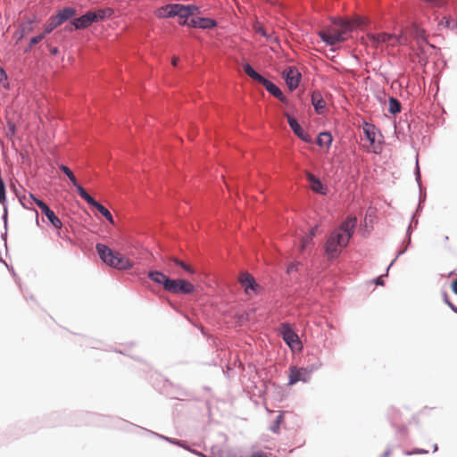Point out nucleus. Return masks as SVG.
<instances>
[{
  "label": "nucleus",
  "instance_id": "1",
  "mask_svg": "<svg viewBox=\"0 0 457 457\" xmlns=\"http://www.w3.org/2000/svg\"><path fill=\"white\" fill-rule=\"evenodd\" d=\"M356 224L357 219L353 216H348L338 228L330 233L324 245L325 255L328 260H335L339 257L344 248L348 245L354 233Z\"/></svg>",
  "mask_w": 457,
  "mask_h": 457
},
{
  "label": "nucleus",
  "instance_id": "2",
  "mask_svg": "<svg viewBox=\"0 0 457 457\" xmlns=\"http://www.w3.org/2000/svg\"><path fill=\"white\" fill-rule=\"evenodd\" d=\"M361 24L362 21L360 18L353 21L336 19L331 26L320 30L319 36L328 45L335 46L346 40L349 33Z\"/></svg>",
  "mask_w": 457,
  "mask_h": 457
},
{
  "label": "nucleus",
  "instance_id": "3",
  "mask_svg": "<svg viewBox=\"0 0 457 457\" xmlns=\"http://www.w3.org/2000/svg\"><path fill=\"white\" fill-rule=\"evenodd\" d=\"M96 251L102 261L107 265L118 270H129L132 268V262L120 253L113 252L103 244L96 245Z\"/></svg>",
  "mask_w": 457,
  "mask_h": 457
},
{
  "label": "nucleus",
  "instance_id": "4",
  "mask_svg": "<svg viewBox=\"0 0 457 457\" xmlns=\"http://www.w3.org/2000/svg\"><path fill=\"white\" fill-rule=\"evenodd\" d=\"M198 12L199 9L195 5L170 4L159 8L156 11V16L159 18H170L179 16V18L185 19L182 22H180L184 25L187 23V19L189 16H192Z\"/></svg>",
  "mask_w": 457,
  "mask_h": 457
},
{
  "label": "nucleus",
  "instance_id": "5",
  "mask_svg": "<svg viewBox=\"0 0 457 457\" xmlns=\"http://www.w3.org/2000/svg\"><path fill=\"white\" fill-rule=\"evenodd\" d=\"M166 291L172 294H192L195 292V287L186 279L170 278L166 285Z\"/></svg>",
  "mask_w": 457,
  "mask_h": 457
},
{
  "label": "nucleus",
  "instance_id": "6",
  "mask_svg": "<svg viewBox=\"0 0 457 457\" xmlns=\"http://www.w3.org/2000/svg\"><path fill=\"white\" fill-rule=\"evenodd\" d=\"M390 39L395 40V38L393 37V34L386 32L378 34L369 33L367 34L366 37L363 38L367 45L375 49L382 48L384 45L387 46V42H390Z\"/></svg>",
  "mask_w": 457,
  "mask_h": 457
},
{
  "label": "nucleus",
  "instance_id": "7",
  "mask_svg": "<svg viewBox=\"0 0 457 457\" xmlns=\"http://www.w3.org/2000/svg\"><path fill=\"white\" fill-rule=\"evenodd\" d=\"M280 333L284 341L292 350L301 349L302 345L299 337L288 324L281 326Z\"/></svg>",
  "mask_w": 457,
  "mask_h": 457
},
{
  "label": "nucleus",
  "instance_id": "8",
  "mask_svg": "<svg viewBox=\"0 0 457 457\" xmlns=\"http://www.w3.org/2000/svg\"><path fill=\"white\" fill-rule=\"evenodd\" d=\"M311 371L306 368L291 367L288 374V385L292 386L297 382H308Z\"/></svg>",
  "mask_w": 457,
  "mask_h": 457
},
{
  "label": "nucleus",
  "instance_id": "9",
  "mask_svg": "<svg viewBox=\"0 0 457 457\" xmlns=\"http://www.w3.org/2000/svg\"><path fill=\"white\" fill-rule=\"evenodd\" d=\"M283 73L288 88L295 90L299 85L301 73L295 67H288Z\"/></svg>",
  "mask_w": 457,
  "mask_h": 457
},
{
  "label": "nucleus",
  "instance_id": "10",
  "mask_svg": "<svg viewBox=\"0 0 457 457\" xmlns=\"http://www.w3.org/2000/svg\"><path fill=\"white\" fill-rule=\"evenodd\" d=\"M93 22L94 16L91 15V12H87L81 17L74 19L69 28V30L86 29Z\"/></svg>",
  "mask_w": 457,
  "mask_h": 457
},
{
  "label": "nucleus",
  "instance_id": "11",
  "mask_svg": "<svg viewBox=\"0 0 457 457\" xmlns=\"http://www.w3.org/2000/svg\"><path fill=\"white\" fill-rule=\"evenodd\" d=\"M37 205L41 209L42 212L46 214L49 221L56 228H62V222L54 212L46 205V202H35Z\"/></svg>",
  "mask_w": 457,
  "mask_h": 457
},
{
  "label": "nucleus",
  "instance_id": "12",
  "mask_svg": "<svg viewBox=\"0 0 457 457\" xmlns=\"http://www.w3.org/2000/svg\"><path fill=\"white\" fill-rule=\"evenodd\" d=\"M285 115H286V117L287 119V122H288L290 128L292 129V130L294 131V133L298 137H300L303 141L310 142V140H311L310 136L303 132L301 126L298 124L297 120L295 118H293L291 115H289L288 113H286Z\"/></svg>",
  "mask_w": 457,
  "mask_h": 457
},
{
  "label": "nucleus",
  "instance_id": "13",
  "mask_svg": "<svg viewBox=\"0 0 457 457\" xmlns=\"http://www.w3.org/2000/svg\"><path fill=\"white\" fill-rule=\"evenodd\" d=\"M239 282L245 287L246 294H249V290L256 291L257 287H259L254 278L247 272L241 273Z\"/></svg>",
  "mask_w": 457,
  "mask_h": 457
},
{
  "label": "nucleus",
  "instance_id": "14",
  "mask_svg": "<svg viewBox=\"0 0 457 457\" xmlns=\"http://www.w3.org/2000/svg\"><path fill=\"white\" fill-rule=\"evenodd\" d=\"M260 83L263 85L267 91L270 92L276 98H278L283 103H287V99L285 98L282 91L271 81L263 78Z\"/></svg>",
  "mask_w": 457,
  "mask_h": 457
},
{
  "label": "nucleus",
  "instance_id": "15",
  "mask_svg": "<svg viewBox=\"0 0 457 457\" xmlns=\"http://www.w3.org/2000/svg\"><path fill=\"white\" fill-rule=\"evenodd\" d=\"M306 178L309 182V187L312 191L325 194V187L318 178L310 172H306Z\"/></svg>",
  "mask_w": 457,
  "mask_h": 457
},
{
  "label": "nucleus",
  "instance_id": "16",
  "mask_svg": "<svg viewBox=\"0 0 457 457\" xmlns=\"http://www.w3.org/2000/svg\"><path fill=\"white\" fill-rule=\"evenodd\" d=\"M148 278L152 281H154L157 284L162 285L163 288L165 290H166V285L168 284V281L170 280V278H169L165 274H163L161 271H157V270L149 271Z\"/></svg>",
  "mask_w": 457,
  "mask_h": 457
},
{
  "label": "nucleus",
  "instance_id": "17",
  "mask_svg": "<svg viewBox=\"0 0 457 457\" xmlns=\"http://www.w3.org/2000/svg\"><path fill=\"white\" fill-rule=\"evenodd\" d=\"M376 129L373 125L371 124H368V123H365L364 127H363V132L366 136V138L369 140V142L370 143V146L373 147V152H377L376 150Z\"/></svg>",
  "mask_w": 457,
  "mask_h": 457
},
{
  "label": "nucleus",
  "instance_id": "18",
  "mask_svg": "<svg viewBox=\"0 0 457 457\" xmlns=\"http://www.w3.org/2000/svg\"><path fill=\"white\" fill-rule=\"evenodd\" d=\"M76 13V11L74 8L71 7H66L62 10L59 11L56 15H54L57 20L60 21L61 24H62L64 21H68L71 17H73Z\"/></svg>",
  "mask_w": 457,
  "mask_h": 457
},
{
  "label": "nucleus",
  "instance_id": "19",
  "mask_svg": "<svg viewBox=\"0 0 457 457\" xmlns=\"http://www.w3.org/2000/svg\"><path fill=\"white\" fill-rule=\"evenodd\" d=\"M32 31V22L29 21L26 24H23L20 27V29L14 33V37L16 39V43H19L25 36Z\"/></svg>",
  "mask_w": 457,
  "mask_h": 457
},
{
  "label": "nucleus",
  "instance_id": "20",
  "mask_svg": "<svg viewBox=\"0 0 457 457\" xmlns=\"http://www.w3.org/2000/svg\"><path fill=\"white\" fill-rule=\"evenodd\" d=\"M113 14V10L111 8L99 9L95 12H91V15L94 16V22L102 21L106 17H111Z\"/></svg>",
  "mask_w": 457,
  "mask_h": 457
},
{
  "label": "nucleus",
  "instance_id": "21",
  "mask_svg": "<svg viewBox=\"0 0 457 457\" xmlns=\"http://www.w3.org/2000/svg\"><path fill=\"white\" fill-rule=\"evenodd\" d=\"M253 29L256 33L260 34L263 37H265L267 40L270 41H277L276 37H273V32H268L267 29H264L262 23L255 22L253 24Z\"/></svg>",
  "mask_w": 457,
  "mask_h": 457
},
{
  "label": "nucleus",
  "instance_id": "22",
  "mask_svg": "<svg viewBox=\"0 0 457 457\" xmlns=\"http://www.w3.org/2000/svg\"><path fill=\"white\" fill-rule=\"evenodd\" d=\"M332 143V136L328 132H321L317 138V144L320 147L328 148Z\"/></svg>",
  "mask_w": 457,
  "mask_h": 457
},
{
  "label": "nucleus",
  "instance_id": "23",
  "mask_svg": "<svg viewBox=\"0 0 457 457\" xmlns=\"http://www.w3.org/2000/svg\"><path fill=\"white\" fill-rule=\"evenodd\" d=\"M312 102L317 112L321 113L325 108V102L320 95L313 93L312 96Z\"/></svg>",
  "mask_w": 457,
  "mask_h": 457
},
{
  "label": "nucleus",
  "instance_id": "24",
  "mask_svg": "<svg viewBox=\"0 0 457 457\" xmlns=\"http://www.w3.org/2000/svg\"><path fill=\"white\" fill-rule=\"evenodd\" d=\"M62 25L60 21L57 20L55 16H52L46 22L45 29H44V34L46 36L47 34L51 33L55 28Z\"/></svg>",
  "mask_w": 457,
  "mask_h": 457
},
{
  "label": "nucleus",
  "instance_id": "25",
  "mask_svg": "<svg viewBox=\"0 0 457 457\" xmlns=\"http://www.w3.org/2000/svg\"><path fill=\"white\" fill-rule=\"evenodd\" d=\"M244 71L253 79L258 81L259 83L262 81V79L264 78L258 72H256L250 64L245 63L243 65Z\"/></svg>",
  "mask_w": 457,
  "mask_h": 457
},
{
  "label": "nucleus",
  "instance_id": "26",
  "mask_svg": "<svg viewBox=\"0 0 457 457\" xmlns=\"http://www.w3.org/2000/svg\"><path fill=\"white\" fill-rule=\"evenodd\" d=\"M197 28L201 29H211L217 25L214 20L209 18L197 17Z\"/></svg>",
  "mask_w": 457,
  "mask_h": 457
},
{
  "label": "nucleus",
  "instance_id": "27",
  "mask_svg": "<svg viewBox=\"0 0 457 457\" xmlns=\"http://www.w3.org/2000/svg\"><path fill=\"white\" fill-rule=\"evenodd\" d=\"M411 30V34L415 39L426 42V33L423 29L418 27L416 24H413Z\"/></svg>",
  "mask_w": 457,
  "mask_h": 457
},
{
  "label": "nucleus",
  "instance_id": "28",
  "mask_svg": "<svg viewBox=\"0 0 457 457\" xmlns=\"http://www.w3.org/2000/svg\"><path fill=\"white\" fill-rule=\"evenodd\" d=\"M388 111L392 114H396L401 112V104L396 98H395V97L389 98Z\"/></svg>",
  "mask_w": 457,
  "mask_h": 457
},
{
  "label": "nucleus",
  "instance_id": "29",
  "mask_svg": "<svg viewBox=\"0 0 457 457\" xmlns=\"http://www.w3.org/2000/svg\"><path fill=\"white\" fill-rule=\"evenodd\" d=\"M99 211L101 214H103L108 220H110L112 223L113 222L112 216L111 212L103 206L99 202H90Z\"/></svg>",
  "mask_w": 457,
  "mask_h": 457
},
{
  "label": "nucleus",
  "instance_id": "30",
  "mask_svg": "<svg viewBox=\"0 0 457 457\" xmlns=\"http://www.w3.org/2000/svg\"><path fill=\"white\" fill-rule=\"evenodd\" d=\"M170 261H172L178 266L181 267L184 270H186L189 274H194L195 273V270L190 265H187V263H185L181 260H179V259H178L176 257H171Z\"/></svg>",
  "mask_w": 457,
  "mask_h": 457
},
{
  "label": "nucleus",
  "instance_id": "31",
  "mask_svg": "<svg viewBox=\"0 0 457 457\" xmlns=\"http://www.w3.org/2000/svg\"><path fill=\"white\" fill-rule=\"evenodd\" d=\"M74 187L76 188L78 194L79 195V196L81 198H83L84 200H95L94 199V196L90 195L85 188H83L79 183H77V186H74Z\"/></svg>",
  "mask_w": 457,
  "mask_h": 457
},
{
  "label": "nucleus",
  "instance_id": "32",
  "mask_svg": "<svg viewBox=\"0 0 457 457\" xmlns=\"http://www.w3.org/2000/svg\"><path fill=\"white\" fill-rule=\"evenodd\" d=\"M61 170L64 172V174L67 175V177L69 178V179L71 180L72 185L77 186L78 181H77L76 177L74 176L73 172L71 171V170L64 165L61 166Z\"/></svg>",
  "mask_w": 457,
  "mask_h": 457
},
{
  "label": "nucleus",
  "instance_id": "33",
  "mask_svg": "<svg viewBox=\"0 0 457 457\" xmlns=\"http://www.w3.org/2000/svg\"><path fill=\"white\" fill-rule=\"evenodd\" d=\"M312 242V239L308 235H305L304 237H303L301 239L300 246H299L300 252H303L305 250V248L309 245V244H311Z\"/></svg>",
  "mask_w": 457,
  "mask_h": 457
},
{
  "label": "nucleus",
  "instance_id": "34",
  "mask_svg": "<svg viewBox=\"0 0 457 457\" xmlns=\"http://www.w3.org/2000/svg\"><path fill=\"white\" fill-rule=\"evenodd\" d=\"M46 37V35L43 33H41L40 35L37 36V37H33L31 39H30V43H29V48H31L33 46H35L36 44L39 43L41 40H43V38Z\"/></svg>",
  "mask_w": 457,
  "mask_h": 457
},
{
  "label": "nucleus",
  "instance_id": "35",
  "mask_svg": "<svg viewBox=\"0 0 457 457\" xmlns=\"http://www.w3.org/2000/svg\"><path fill=\"white\" fill-rule=\"evenodd\" d=\"M0 200H5V187L4 184L0 178Z\"/></svg>",
  "mask_w": 457,
  "mask_h": 457
},
{
  "label": "nucleus",
  "instance_id": "36",
  "mask_svg": "<svg viewBox=\"0 0 457 457\" xmlns=\"http://www.w3.org/2000/svg\"><path fill=\"white\" fill-rule=\"evenodd\" d=\"M397 38L399 39V45H406L408 43V38L403 32L397 35Z\"/></svg>",
  "mask_w": 457,
  "mask_h": 457
},
{
  "label": "nucleus",
  "instance_id": "37",
  "mask_svg": "<svg viewBox=\"0 0 457 457\" xmlns=\"http://www.w3.org/2000/svg\"><path fill=\"white\" fill-rule=\"evenodd\" d=\"M393 37L395 38V40L390 39V42H387V46H395L399 45V39L397 38V35L393 34Z\"/></svg>",
  "mask_w": 457,
  "mask_h": 457
},
{
  "label": "nucleus",
  "instance_id": "38",
  "mask_svg": "<svg viewBox=\"0 0 457 457\" xmlns=\"http://www.w3.org/2000/svg\"><path fill=\"white\" fill-rule=\"evenodd\" d=\"M197 17H194L189 21L187 25L193 28H197Z\"/></svg>",
  "mask_w": 457,
  "mask_h": 457
},
{
  "label": "nucleus",
  "instance_id": "39",
  "mask_svg": "<svg viewBox=\"0 0 457 457\" xmlns=\"http://www.w3.org/2000/svg\"><path fill=\"white\" fill-rule=\"evenodd\" d=\"M7 79L6 72L4 69L0 67V82H3Z\"/></svg>",
  "mask_w": 457,
  "mask_h": 457
},
{
  "label": "nucleus",
  "instance_id": "40",
  "mask_svg": "<svg viewBox=\"0 0 457 457\" xmlns=\"http://www.w3.org/2000/svg\"><path fill=\"white\" fill-rule=\"evenodd\" d=\"M251 457H269L267 453L262 452V451H259V452H255L253 453Z\"/></svg>",
  "mask_w": 457,
  "mask_h": 457
},
{
  "label": "nucleus",
  "instance_id": "41",
  "mask_svg": "<svg viewBox=\"0 0 457 457\" xmlns=\"http://www.w3.org/2000/svg\"><path fill=\"white\" fill-rule=\"evenodd\" d=\"M283 420H284V412H280L278 414V416L277 417L275 422L278 423V425H281Z\"/></svg>",
  "mask_w": 457,
  "mask_h": 457
},
{
  "label": "nucleus",
  "instance_id": "42",
  "mask_svg": "<svg viewBox=\"0 0 457 457\" xmlns=\"http://www.w3.org/2000/svg\"><path fill=\"white\" fill-rule=\"evenodd\" d=\"M296 267H297V263H291V264H289L287 266V273H290V272L295 270Z\"/></svg>",
  "mask_w": 457,
  "mask_h": 457
},
{
  "label": "nucleus",
  "instance_id": "43",
  "mask_svg": "<svg viewBox=\"0 0 457 457\" xmlns=\"http://www.w3.org/2000/svg\"><path fill=\"white\" fill-rule=\"evenodd\" d=\"M279 428H280V425H278V423L274 422V424L270 427V430L272 432H274V433H278Z\"/></svg>",
  "mask_w": 457,
  "mask_h": 457
},
{
  "label": "nucleus",
  "instance_id": "44",
  "mask_svg": "<svg viewBox=\"0 0 457 457\" xmlns=\"http://www.w3.org/2000/svg\"><path fill=\"white\" fill-rule=\"evenodd\" d=\"M316 230H317V226L312 228V229L310 230V232L307 235L312 239L315 237Z\"/></svg>",
  "mask_w": 457,
  "mask_h": 457
},
{
  "label": "nucleus",
  "instance_id": "45",
  "mask_svg": "<svg viewBox=\"0 0 457 457\" xmlns=\"http://www.w3.org/2000/svg\"><path fill=\"white\" fill-rule=\"evenodd\" d=\"M375 283L377 285H379V286H384V280H383V277L382 276H379L378 278H377L375 279Z\"/></svg>",
  "mask_w": 457,
  "mask_h": 457
},
{
  "label": "nucleus",
  "instance_id": "46",
  "mask_svg": "<svg viewBox=\"0 0 457 457\" xmlns=\"http://www.w3.org/2000/svg\"><path fill=\"white\" fill-rule=\"evenodd\" d=\"M14 191H15V194H16V196L18 197L19 201H21V200H25L26 199V196L23 195H21L19 193H18V190L16 187H14Z\"/></svg>",
  "mask_w": 457,
  "mask_h": 457
},
{
  "label": "nucleus",
  "instance_id": "47",
  "mask_svg": "<svg viewBox=\"0 0 457 457\" xmlns=\"http://www.w3.org/2000/svg\"><path fill=\"white\" fill-rule=\"evenodd\" d=\"M452 289L457 295V278L452 283Z\"/></svg>",
  "mask_w": 457,
  "mask_h": 457
},
{
  "label": "nucleus",
  "instance_id": "48",
  "mask_svg": "<svg viewBox=\"0 0 457 457\" xmlns=\"http://www.w3.org/2000/svg\"><path fill=\"white\" fill-rule=\"evenodd\" d=\"M179 62V57L177 56H174L172 59H171V63L173 66H176Z\"/></svg>",
  "mask_w": 457,
  "mask_h": 457
},
{
  "label": "nucleus",
  "instance_id": "49",
  "mask_svg": "<svg viewBox=\"0 0 457 457\" xmlns=\"http://www.w3.org/2000/svg\"><path fill=\"white\" fill-rule=\"evenodd\" d=\"M446 303H447V304L451 307V309H452L453 312H457V308H456V307H455L452 303H450V302H448V301H446Z\"/></svg>",
  "mask_w": 457,
  "mask_h": 457
},
{
  "label": "nucleus",
  "instance_id": "50",
  "mask_svg": "<svg viewBox=\"0 0 457 457\" xmlns=\"http://www.w3.org/2000/svg\"><path fill=\"white\" fill-rule=\"evenodd\" d=\"M51 53H52L53 54H56L58 53V49H57L56 47H54V48H53V49L51 50Z\"/></svg>",
  "mask_w": 457,
  "mask_h": 457
},
{
  "label": "nucleus",
  "instance_id": "51",
  "mask_svg": "<svg viewBox=\"0 0 457 457\" xmlns=\"http://www.w3.org/2000/svg\"><path fill=\"white\" fill-rule=\"evenodd\" d=\"M23 205V207H26V208H29V206L24 203V202H21Z\"/></svg>",
  "mask_w": 457,
  "mask_h": 457
},
{
  "label": "nucleus",
  "instance_id": "52",
  "mask_svg": "<svg viewBox=\"0 0 457 457\" xmlns=\"http://www.w3.org/2000/svg\"><path fill=\"white\" fill-rule=\"evenodd\" d=\"M29 196L32 198L33 201H36L37 200V198H35L31 194L29 195Z\"/></svg>",
  "mask_w": 457,
  "mask_h": 457
}]
</instances>
